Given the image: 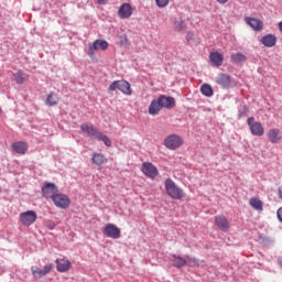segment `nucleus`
Here are the masks:
<instances>
[{"mask_svg": "<svg viewBox=\"0 0 282 282\" xmlns=\"http://www.w3.org/2000/svg\"><path fill=\"white\" fill-rule=\"evenodd\" d=\"M80 129L83 133L87 134L88 138H91L93 140H99L100 142H104L106 147H111V140L109 137L98 131V129H96L93 124L82 123Z\"/></svg>", "mask_w": 282, "mask_h": 282, "instance_id": "1", "label": "nucleus"}, {"mask_svg": "<svg viewBox=\"0 0 282 282\" xmlns=\"http://www.w3.org/2000/svg\"><path fill=\"white\" fill-rule=\"evenodd\" d=\"M165 193L171 199H184L185 194L182 187L177 186L171 178H166L164 182Z\"/></svg>", "mask_w": 282, "mask_h": 282, "instance_id": "2", "label": "nucleus"}, {"mask_svg": "<svg viewBox=\"0 0 282 282\" xmlns=\"http://www.w3.org/2000/svg\"><path fill=\"white\" fill-rule=\"evenodd\" d=\"M109 47V43L105 40H96L94 43L88 44V50L86 51V54L90 56V58H94V55L96 52H105Z\"/></svg>", "mask_w": 282, "mask_h": 282, "instance_id": "3", "label": "nucleus"}, {"mask_svg": "<svg viewBox=\"0 0 282 282\" xmlns=\"http://www.w3.org/2000/svg\"><path fill=\"white\" fill-rule=\"evenodd\" d=\"M109 91H116V89H119V91L123 93L126 96H131V84L127 80H115L109 86Z\"/></svg>", "mask_w": 282, "mask_h": 282, "instance_id": "4", "label": "nucleus"}, {"mask_svg": "<svg viewBox=\"0 0 282 282\" xmlns=\"http://www.w3.org/2000/svg\"><path fill=\"white\" fill-rule=\"evenodd\" d=\"M182 144H184V140L177 134H170L164 139V147L170 151H175L176 149H180Z\"/></svg>", "mask_w": 282, "mask_h": 282, "instance_id": "5", "label": "nucleus"}, {"mask_svg": "<svg viewBox=\"0 0 282 282\" xmlns=\"http://www.w3.org/2000/svg\"><path fill=\"white\" fill-rule=\"evenodd\" d=\"M141 172L145 177H149L150 180H155L160 175V171L153 163L151 162H144L141 165Z\"/></svg>", "mask_w": 282, "mask_h": 282, "instance_id": "6", "label": "nucleus"}, {"mask_svg": "<svg viewBox=\"0 0 282 282\" xmlns=\"http://www.w3.org/2000/svg\"><path fill=\"white\" fill-rule=\"evenodd\" d=\"M247 124L250 128L252 135H257L258 138H261V135L265 133V129L263 128V124H261V122L259 121H254V117L248 118Z\"/></svg>", "mask_w": 282, "mask_h": 282, "instance_id": "7", "label": "nucleus"}, {"mask_svg": "<svg viewBox=\"0 0 282 282\" xmlns=\"http://www.w3.org/2000/svg\"><path fill=\"white\" fill-rule=\"evenodd\" d=\"M102 232L104 235H106V237H109L110 239H120L121 237L120 228H118V226L113 224L105 225Z\"/></svg>", "mask_w": 282, "mask_h": 282, "instance_id": "8", "label": "nucleus"}, {"mask_svg": "<svg viewBox=\"0 0 282 282\" xmlns=\"http://www.w3.org/2000/svg\"><path fill=\"white\" fill-rule=\"evenodd\" d=\"M37 215L34 210L22 212L20 214V221L22 226H32L36 221Z\"/></svg>", "mask_w": 282, "mask_h": 282, "instance_id": "9", "label": "nucleus"}, {"mask_svg": "<svg viewBox=\"0 0 282 282\" xmlns=\"http://www.w3.org/2000/svg\"><path fill=\"white\" fill-rule=\"evenodd\" d=\"M43 196L46 197V199H54L56 195L58 194V187L54 183H46L42 187Z\"/></svg>", "mask_w": 282, "mask_h": 282, "instance_id": "10", "label": "nucleus"}, {"mask_svg": "<svg viewBox=\"0 0 282 282\" xmlns=\"http://www.w3.org/2000/svg\"><path fill=\"white\" fill-rule=\"evenodd\" d=\"M215 226L218 230H221V232H228V230H230V223H228V218L224 215L215 217Z\"/></svg>", "mask_w": 282, "mask_h": 282, "instance_id": "11", "label": "nucleus"}, {"mask_svg": "<svg viewBox=\"0 0 282 282\" xmlns=\"http://www.w3.org/2000/svg\"><path fill=\"white\" fill-rule=\"evenodd\" d=\"M52 202L57 206V208H67L70 204L69 197L65 194H57L56 196H53Z\"/></svg>", "mask_w": 282, "mask_h": 282, "instance_id": "12", "label": "nucleus"}, {"mask_svg": "<svg viewBox=\"0 0 282 282\" xmlns=\"http://www.w3.org/2000/svg\"><path fill=\"white\" fill-rule=\"evenodd\" d=\"M267 137L271 144H279L282 140L281 130L272 128L267 132Z\"/></svg>", "mask_w": 282, "mask_h": 282, "instance_id": "13", "label": "nucleus"}, {"mask_svg": "<svg viewBox=\"0 0 282 282\" xmlns=\"http://www.w3.org/2000/svg\"><path fill=\"white\" fill-rule=\"evenodd\" d=\"M160 105H161V108L162 109H173L175 107V98L173 97H166L164 95H161L159 98H158Z\"/></svg>", "mask_w": 282, "mask_h": 282, "instance_id": "14", "label": "nucleus"}, {"mask_svg": "<svg viewBox=\"0 0 282 282\" xmlns=\"http://www.w3.org/2000/svg\"><path fill=\"white\" fill-rule=\"evenodd\" d=\"M131 14H133V7L130 3H123L118 10L120 19H130Z\"/></svg>", "mask_w": 282, "mask_h": 282, "instance_id": "15", "label": "nucleus"}, {"mask_svg": "<svg viewBox=\"0 0 282 282\" xmlns=\"http://www.w3.org/2000/svg\"><path fill=\"white\" fill-rule=\"evenodd\" d=\"M260 43L264 47H274L276 45V35L269 33L261 37Z\"/></svg>", "mask_w": 282, "mask_h": 282, "instance_id": "16", "label": "nucleus"}, {"mask_svg": "<svg viewBox=\"0 0 282 282\" xmlns=\"http://www.w3.org/2000/svg\"><path fill=\"white\" fill-rule=\"evenodd\" d=\"M209 61L215 65V67H221V65H224V54L219 52H212L209 54Z\"/></svg>", "mask_w": 282, "mask_h": 282, "instance_id": "17", "label": "nucleus"}, {"mask_svg": "<svg viewBox=\"0 0 282 282\" xmlns=\"http://www.w3.org/2000/svg\"><path fill=\"white\" fill-rule=\"evenodd\" d=\"M246 23L252 28L256 32H261L263 30V21L254 18H246Z\"/></svg>", "mask_w": 282, "mask_h": 282, "instance_id": "18", "label": "nucleus"}, {"mask_svg": "<svg viewBox=\"0 0 282 282\" xmlns=\"http://www.w3.org/2000/svg\"><path fill=\"white\" fill-rule=\"evenodd\" d=\"M57 272H67L72 268V262L68 259H57L56 260Z\"/></svg>", "mask_w": 282, "mask_h": 282, "instance_id": "19", "label": "nucleus"}, {"mask_svg": "<svg viewBox=\"0 0 282 282\" xmlns=\"http://www.w3.org/2000/svg\"><path fill=\"white\" fill-rule=\"evenodd\" d=\"M58 102H61V97L56 93L52 91L46 96L45 105L47 107H56Z\"/></svg>", "mask_w": 282, "mask_h": 282, "instance_id": "20", "label": "nucleus"}, {"mask_svg": "<svg viewBox=\"0 0 282 282\" xmlns=\"http://www.w3.org/2000/svg\"><path fill=\"white\" fill-rule=\"evenodd\" d=\"M11 147H12V150L15 153H19L20 155H25V153H28V143H25L23 141L12 143Z\"/></svg>", "mask_w": 282, "mask_h": 282, "instance_id": "21", "label": "nucleus"}, {"mask_svg": "<svg viewBox=\"0 0 282 282\" xmlns=\"http://www.w3.org/2000/svg\"><path fill=\"white\" fill-rule=\"evenodd\" d=\"M216 83L217 85H221L224 87V89H228V87H230V75L228 74H220L217 76L216 78Z\"/></svg>", "mask_w": 282, "mask_h": 282, "instance_id": "22", "label": "nucleus"}, {"mask_svg": "<svg viewBox=\"0 0 282 282\" xmlns=\"http://www.w3.org/2000/svg\"><path fill=\"white\" fill-rule=\"evenodd\" d=\"M160 111H162V106L160 104V100L159 99L152 100V102L150 104V107H149L150 116H158V113H160Z\"/></svg>", "mask_w": 282, "mask_h": 282, "instance_id": "23", "label": "nucleus"}, {"mask_svg": "<svg viewBox=\"0 0 282 282\" xmlns=\"http://www.w3.org/2000/svg\"><path fill=\"white\" fill-rule=\"evenodd\" d=\"M91 162L96 166H102V164H107V158L102 153H94Z\"/></svg>", "mask_w": 282, "mask_h": 282, "instance_id": "24", "label": "nucleus"}, {"mask_svg": "<svg viewBox=\"0 0 282 282\" xmlns=\"http://www.w3.org/2000/svg\"><path fill=\"white\" fill-rule=\"evenodd\" d=\"M170 261L172 262L174 268H184V265H186V259H184L182 256L173 254L170 258Z\"/></svg>", "mask_w": 282, "mask_h": 282, "instance_id": "25", "label": "nucleus"}, {"mask_svg": "<svg viewBox=\"0 0 282 282\" xmlns=\"http://www.w3.org/2000/svg\"><path fill=\"white\" fill-rule=\"evenodd\" d=\"M249 205L251 206V208H253V210H258V213L263 212V202H261V199L257 197L250 198Z\"/></svg>", "mask_w": 282, "mask_h": 282, "instance_id": "26", "label": "nucleus"}, {"mask_svg": "<svg viewBox=\"0 0 282 282\" xmlns=\"http://www.w3.org/2000/svg\"><path fill=\"white\" fill-rule=\"evenodd\" d=\"M175 32H184L186 30V21L182 18L174 19L173 21Z\"/></svg>", "mask_w": 282, "mask_h": 282, "instance_id": "27", "label": "nucleus"}, {"mask_svg": "<svg viewBox=\"0 0 282 282\" xmlns=\"http://www.w3.org/2000/svg\"><path fill=\"white\" fill-rule=\"evenodd\" d=\"M231 63H246V61L248 59V57H246V55L241 52H237V53H232L231 56Z\"/></svg>", "mask_w": 282, "mask_h": 282, "instance_id": "28", "label": "nucleus"}, {"mask_svg": "<svg viewBox=\"0 0 282 282\" xmlns=\"http://www.w3.org/2000/svg\"><path fill=\"white\" fill-rule=\"evenodd\" d=\"M200 94H203V96H206L207 98H210V96H213V87L208 84H203L200 86Z\"/></svg>", "mask_w": 282, "mask_h": 282, "instance_id": "29", "label": "nucleus"}, {"mask_svg": "<svg viewBox=\"0 0 282 282\" xmlns=\"http://www.w3.org/2000/svg\"><path fill=\"white\" fill-rule=\"evenodd\" d=\"M185 261H186V265H188L189 268H198L199 265V260H197V258L187 256Z\"/></svg>", "mask_w": 282, "mask_h": 282, "instance_id": "30", "label": "nucleus"}, {"mask_svg": "<svg viewBox=\"0 0 282 282\" xmlns=\"http://www.w3.org/2000/svg\"><path fill=\"white\" fill-rule=\"evenodd\" d=\"M13 78L18 85H23V83H25V76L21 70L17 72L13 75Z\"/></svg>", "mask_w": 282, "mask_h": 282, "instance_id": "31", "label": "nucleus"}, {"mask_svg": "<svg viewBox=\"0 0 282 282\" xmlns=\"http://www.w3.org/2000/svg\"><path fill=\"white\" fill-rule=\"evenodd\" d=\"M31 270H32L33 276H37L39 279L45 276V274L43 273V270H41V268L39 267H32Z\"/></svg>", "mask_w": 282, "mask_h": 282, "instance_id": "32", "label": "nucleus"}, {"mask_svg": "<svg viewBox=\"0 0 282 282\" xmlns=\"http://www.w3.org/2000/svg\"><path fill=\"white\" fill-rule=\"evenodd\" d=\"M54 268V264H52V263H50V264H46L44 268H43V270H42V272L44 273V276H45V274H50V272H52V269Z\"/></svg>", "mask_w": 282, "mask_h": 282, "instance_id": "33", "label": "nucleus"}, {"mask_svg": "<svg viewBox=\"0 0 282 282\" xmlns=\"http://www.w3.org/2000/svg\"><path fill=\"white\" fill-rule=\"evenodd\" d=\"M155 3L159 8H166V6H169V0H155Z\"/></svg>", "mask_w": 282, "mask_h": 282, "instance_id": "34", "label": "nucleus"}, {"mask_svg": "<svg viewBox=\"0 0 282 282\" xmlns=\"http://www.w3.org/2000/svg\"><path fill=\"white\" fill-rule=\"evenodd\" d=\"M248 113V108L246 106L239 109V118H243Z\"/></svg>", "mask_w": 282, "mask_h": 282, "instance_id": "35", "label": "nucleus"}, {"mask_svg": "<svg viewBox=\"0 0 282 282\" xmlns=\"http://www.w3.org/2000/svg\"><path fill=\"white\" fill-rule=\"evenodd\" d=\"M278 219L282 223V207L278 209Z\"/></svg>", "mask_w": 282, "mask_h": 282, "instance_id": "36", "label": "nucleus"}, {"mask_svg": "<svg viewBox=\"0 0 282 282\" xmlns=\"http://www.w3.org/2000/svg\"><path fill=\"white\" fill-rule=\"evenodd\" d=\"M54 228H56V224H54V223H48L47 224V229L48 230H54Z\"/></svg>", "mask_w": 282, "mask_h": 282, "instance_id": "37", "label": "nucleus"}, {"mask_svg": "<svg viewBox=\"0 0 282 282\" xmlns=\"http://www.w3.org/2000/svg\"><path fill=\"white\" fill-rule=\"evenodd\" d=\"M97 3H99V6H107V0H97Z\"/></svg>", "mask_w": 282, "mask_h": 282, "instance_id": "38", "label": "nucleus"}, {"mask_svg": "<svg viewBox=\"0 0 282 282\" xmlns=\"http://www.w3.org/2000/svg\"><path fill=\"white\" fill-rule=\"evenodd\" d=\"M279 198L282 199V185L278 188Z\"/></svg>", "mask_w": 282, "mask_h": 282, "instance_id": "39", "label": "nucleus"}, {"mask_svg": "<svg viewBox=\"0 0 282 282\" xmlns=\"http://www.w3.org/2000/svg\"><path fill=\"white\" fill-rule=\"evenodd\" d=\"M216 1L217 3H220V6L228 3V0H216Z\"/></svg>", "mask_w": 282, "mask_h": 282, "instance_id": "40", "label": "nucleus"}, {"mask_svg": "<svg viewBox=\"0 0 282 282\" xmlns=\"http://www.w3.org/2000/svg\"><path fill=\"white\" fill-rule=\"evenodd\" d=\"M280 32L282 33V21L278 24Z\"/></svg>", "mask_w": 282, "mask_h": 282, "instance_id": "41", "label": "nucleus"}]
</instances>
